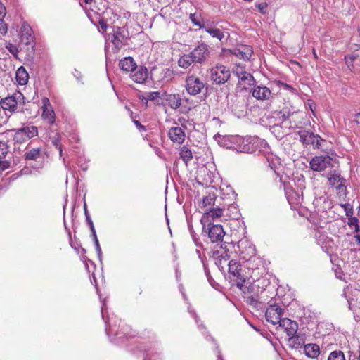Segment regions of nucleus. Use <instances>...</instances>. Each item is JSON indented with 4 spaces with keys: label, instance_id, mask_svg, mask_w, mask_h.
<instances>
[{
    "label": "nucleus",
    "instance_id": "obj_6",
    "mask_svg": "<svg viewBox=\"0 0 360 360\" xmlns=\"http://www.w3.org/2000/svg\"><path fill=\"white\" fill-rule=\"evenodd\" d=\"M230 76L229 69L223 65H217L210 70L211 80L216 84H224Z\"/></svg>",
    "mask_w": 360,
    "mask_h": 360
},
{
    "label": "nucleus",
    "instance_id": "obj_29",
    "mask_svg": "<svg viewBox=\"0 0 360 360\" xmlns=\"http://www.w3.org/2000/svg\"><path fill=\"white\" fill-rule=\"evenodd\" d=\"M203 29L212 37L217 38L220 41L224 37V32L217 28L212 27L209 22H207Z\"/></svg>",
    "mask_w": 360,
    "mask_h": 360
},
{
    "label": "nucleus",
    "instance_id": "obj_26",
    "mask_svg": "<svg viewBox=\"0 0 360 360\" xmlns=\"http://www.w3.org/2000/svg\"><path fill=\"white\" fill-rule=\"evenodd\" d=\"M119 66H120V69L124 71H126V72L131 71L132 72L135 69L136 65L134 63L133 58L126 57V58H123L122 60H120Z\"/></svg>",
    "mask_w": 360,
    "mask_h": 360
},
{
    "label": "nucleus",
    "instance_id": "obj_36",
    "mask_svg": "<svg viewBox=\"0 0 360 360\" xmlns=\"http://www.w3.org/2000/svg\"><path fill=\"white\" fill-rule=\"evenodd\" d=\"M215 198L214 194H209L202 199V207H207L214 205Z\"/></svg>",
    "mask_w": 360,
    "mask_h": 360
},
{
    "label": "nucleus",
    "instance_id": "obj_53",
    "mask_svg": "<svg viewBox=\"0 0 360 360\" xmlns=\"http://www.w3.org/2000/svg\"><path fill=\"white\" fill-rule=\"evenodd\" d=\"M354 121L356 124H360V112L355 114Z\"/></svg>",
    "mask_w": 360,
    "mask_h": 360
},
{
    "label": "nucleus",
    "instance_id": "obj_10",
    "mask_svg": "<svg viewBox=\"0 0 360 360\" xmlns=\"http://www.w3.org/2000/svg\"><path fill=\"white\" fill-rule=\"evenodd\" d=\"M38 135V129L35 126H26L18 129L14 135L15 141H24Z\"/></svg>",
    "mask_w": 360,
    "mask_h": 360
},
{
    "label": "nucleus",
    "instance_id": "obj_52",
    "mask_svg": "<svg viewBox=\"0 0 360 360\" xmlns=\"http://www.w3.org/2000/svg\"><path fill=\"white\" fill-rule=\"evenodd\" d=\"M90 229H91V237L93 238V240H94L95 239H97L98 238H97V236H96V230H95L94 226H90Z\"/></svg>",
    "mask_w": 360,
    "mask_h": 360
},
{
    "label": "nucleus",
    "instance_id": "obj_11",
    "mask_svg": "<svg viewBox=\"0 0 360 360\" xmlns=\"http://www.w3.org/2000/svg\"><path fill=\"white\" fill-rule=\"evenodd\" d=\"M283 315V309L278 304H271L267 308L265 316L268 322L276 325L279 323L282 320L281 316Z\"/></svg>",
    "mask_w": 360,
    "mask_h": 360
},
{
    "label": "nucleus",
    "instance_id": "obj_51",
    "mask_svg": "<svg viewBox=\"0 0 360 360\" xmlns=\"http://www.w3.org/2000/svg\"><path fill=\"white\" fill-rule=\"evenodd\" d=\"M99 25H100L101 28L103 31H106V29L108 27V25H107L106 22L104 20H99Z\"/></svg>",
    "mask_w": 360,
    "mask_h": 360
},
{
    "label": "nucleus",
    "instance_id": "obj_21",
    "mask_svg": "<svg viewBox=\"0 0 360 360\" xmlns=\"http://www.w3.org/2000/svg\"><path fill=\"white\" fill-rule=\"evenodd\" d=\"M252 95L257 100H269L271 97V91L266 86H257L253 89Z\"/></svg>",
    "mask_w": 360,
    "mask_h": 360
},
{
    "label": "nucleus",
    "instance_id": "obj_1",
    "mask_svg": "<svg viewBox=\"0 0 360 360\" xmlns=\"http://www.w3.org/2000/svg\"><path fill=\"white\" fill-rule=\"evenodd\" d=\"M300 141L305 146H312L315 149L322 148L326 141L318 134L301 129L297 131Z\"/></svg>",
    "mask_w": 360,
    "mask_h": 360
},
{
    "label": "nucleus",
    "instance_id": "obj_46",
    "mask_svg": "<svg viewBox=\"0 0 360 360\" xmlns=\"http://www.w3.org/2000/svg\"><path fill=\"white\" fill-rule=\"evenodd\" d=\"M164 72H165V77L167 78V81L172 79V78L173 77V71L169 68H166L165 70H164Z\"/></svg>",
    "mask_w": 360,
    "mask_h": 360
},
{
    "label": "nucleus",
    "instance_id": "obj_7",
    "mask_svg": "<svg viewBox=\"0 0 360 360\" xmlns=\"http://www.w3.org/2000/svg\"><path fill=\"white\" fill-rule=\"evenodd\" d=\"M240 264L235 261L231 260L229 263V274L230 278L236 283L238 288L242 289L245 278L243 276Z\"/></svg>",
    "mask_w": 360,
    "mask_h": 360
},
{
    "label": "nucleus",
    "instance_id": "obj_32",
    "mask_svg": "<svg viewBox=\"0 0 360 360\" xmlns=\"http://www.w3.org/2000/svg\"><path fill=\"white\" fill-rule=\"evenodd\" d=\"M179 156L184 163L188 165V162L193 159V153L186 146H183L180 148Z\"/></svg>",
    "mask_w": 360,
    "mask_h": 360
},
{
    "label": "nucleus",
    "instance_id": "obj_25",
    "mask_svg": "<svg viewBox=\"0 0 360 360\" xmlns=\"http://www.w3.org/2000/svg\"><path fill=\"white\" fill-rule=\"evenodd\" d=\"M298 113L297 110H291L289 108L286 107L278 111L277 115L282 121L290 120V123L293 121L295 122L294 117Z\"/></svg>",
    "mask_w": 360,
    "mask_h": 360
},
{
    "label": "nucleus",
    "instance_id": "obj_50",
    "mask_svg": "<svg viewBox=\"0 0 360 360\" xmlns=\"http://www.w3.org/2000/svg\"><path fill=\"white\" fill-rule=\"evenodd\" d=\"M59 141L58 140H54L53 141V144L56 146V148L59 150L60 155H62L63 149L61 146L58 144Z\"/></svg>",
    "mask_w": 360,
    "mask_h": 360
},
{
    "label": "nucleus",
    "instance_id": "obj_19",
    "mask_svg": "<svg viewBox=\"0 0 360 360\" xmlns=\"http://www.w3.org/2000/svg\"><path fill=\"white\" fill-rule=\"evenodd\" d=\"M168 136L173 143H182L185 140V132L179 127H172L168 131Z\"/></svg>",
    "mask_w": 360,
    "mask_h": 360
},
{
    "label": "nucleus",
    "instance_id": "obj_3",
    "mask_svg": "<svg viewBox=\"0 0 360 360\" xmlns=\"http://www.w3.org/2000/svg\"><path fill=\"white\" fill-rule=\"evenodd\" d=\"M349 49L352 53L345 56V64L351 72L359 73L360 72V53L357 51L360 49V45L352 44Z\"/></svg>",
    "mask_w": 360,
    "mask_h": 360
},
{
    "label": "nucleus",
    "instance_id": "obj_4",
    "mask_svg": "<svg viewBox=\"0 0 360 360\" xmlns=\"http://www.w3.org/2000/svg\"><path fill=\"white\" fill-rule=\"evenodd\" d=\"M205 83L198 77L194 74H188L185 81V88L187 93L192 96H195L202 92L205 89Z\"/></svg>",
    "mask_w": 360,
    "mask_h": 360
},
{
    "label": "nucleus",
    "instance_id": "obj_24",
    "mask_svg": "<svg viewBox=\"0 0 360 360\" xmlns=\"http://www.w3.org/2000/svg\"><path fill=\"white\" fill-rule=\"evenodd\" d=\"M167 104L172 109H177L181 105V98L179 94H171L164 95Z\"/></svg>",
    "mask_w": 360,
    "mask_h": 360
},
{
    "label": "nucleus",
    "instance_id": "obj_58",
    "mask_svg": "<svg viewBox=\"0 0 360 360\" xmlns=\"http://www.w3.org/2000/svg\"><path fill=\"white\" fill-rule=\"evenodd\" d=\"M355 238L356 240V241L360 243V235H356L355 236Z\"/></svg>",
    "mask_w": 360,
    "mask_h": 360
},
{
    "label": "nucleus",
    "instance_id": "obj_49",
    "mask_svg": "<svg viewBox=\"0 0 360 360\" xmlns=\"http://www.w3.org/2000/svg\"><path fill=\"white\" fill-rule=\"evenodd\" d=\"M112 41L116 46H118L120 45V44L121 43V40L120 39L118 33L114 35V39L113 40H112Z\"/></svg>",
    "mask_w": 360,
    "mask_h": 360
},
{
    "label": "nucleus",
    "instance_id": "obj_37",
    "mask_svg": "<svg viewBox=\"0 0 360 360\" xmlns=\"http://www.w3.org/2000/svg\"><path fill=\"white\" fill-rule=\"evenodd\" d=\"M359 219L356 217H351L348 219L347 224L352 229H354V231L356 233L360 232V226H359Z\"/></svg>",
    "mask_w": 360,
    "mask_h": 360
},
{
    "label": "nucleus",
    "instance_id": "obj_22",
    "mask_svg": "<svg viewBox=\"0 0 360 360\" xmlns=\"http://www.w3.org/2000/svg\"><path fill=\"white\" fill-rule=\"evenodd\" d=\"M224 210L221 208L210 209L208 212L205 211L202 217L201 221L208 223L211 225V221L221 217L223 215Z\"/></svg>",
    "mask_w": 360,
    "mask_h": 360
},
{
    "label": "nucleus",
    "instance_id": "obj_20",
    "mask_svg": "<svg viewBox=\"0 0 360 360\" xmlns=\"http://www.w3.org/2000/svg\"><path fill=\"white\" fill-rule=\"evenodd\" d=\"M20 41L25 45H30L32 43L34 36L31 27L27 24H22L20 28Z\"/></svg>",
    "mask_w": 360,
    "mask_h": 360
},
{
    "label": "nucleus",
    "instance_id": "obj_5",
    "mask_svg": "<svg viewBox=\"0 0 360 360\" xmlns=\"http://www.w3.org/2000/svg\"><path fill=\"white\" fill-rule=\"evenodd\" d=\"M309 165L313 171L323 172L333 167V158L328 155H316L309 162Z\"/></svg>",
    "mask_w": 360,
    "mask_h": 360
},
{
    "label": "nucleus",
    "instance_id": "obj_27",
    "mask_svg": "<svg viewBox=\"0 0 360 360\" xmlns=\"http://www.w3.org/2000/svg\"><path fill=\"white\" fill-rule=\"evenodd\" d=\"M252 51L248 46H243L234 51V54L244 60H248L252 56Z\"/></svg>",
    "mask_w": 360,
    "mask_h": 360
},
{
    "label": "nucleus",
    "instance_id": "obj_30",
    "mask_svg": "<svg viewBox=\"0 0 360 360\" xmlns=\"http://www.w3.org/2000/svg\"><path fill=\"white\" fill-rule=\"evenodd\" d=\"M165 91H153L146 94L142 98V101H146L147 103L148 101H154L159 103L160 99L164 97Z\"/></svg>",
    "mask_w": 360,
    "mask_h": 360
},
{
    "label": "nucleus",
    "instance_id": "obj_12",
    "mask_svg": "<svg viewBox=\"0 0 360 360\" xmlns=\"http://www.w3.org/2000/svg\"><path fill=\"white\" fill-rule=\"evenodd\" d=\"M196 63H202L209 56V47L205 44H201L190 52Z\"/></svg>",
    "mask_w": 360,
    "mask_h": 360
},
{
    "label": "nucleus",
    "instance_id": "obj_41",
    "mask_svg": "<svg viewBox=\"0 0 360 360\" xmlns=\"http://www.w3.org/2000/svg\"><path fill=\"white\" fill-rule=\"evenodd\" d=\"M248 302L255 307H258V304L260 302L259 296L257 295H252L247 297Z\"/></svg>",
    "mask_w": 360,
    "mask_h": 360
},
{
    "label": "nucleus",
    "instance_id": "obj_39",
    "mask_svg": "<svg viewBox=\"0 0 360 360\" xmlns=\"http://www.w3.org/2000/svg\"><path fill=\"white\" fill-rule=\"evenodd\" d=\"M8 152V147L5 141L0 140V160L4 159Z\"/></svg>",
    "mask_w": 360,
    "mask_h": 360
},
{
    "label": "nucleus",
    "instance_id": "obj_42",
    "mask_svg": "<svg viewBox=\"0 0 360 360\" xmlns=\"http://www.w3.org/2000/svg\"><path fill=\"white\" fill-rule=\"evenodd\" d=\"M84 214L86 217V220L87 224H89V227L93 226L94 223H93V221L91 220V218L89 214L86 204H84Z\"/></svg>",
    "mask_w": 360,
    "mask_h": 360
},
{
    "label": "nucleus",
    "instance_id": "obj_34",
    "mask_svg": "<svg viewBox=\"0 0 360 360\" xmlns=\"http://www.w3.org/2000/svg\"><path fill=\"white\" fill-rule=\"evenodd\" d=\"M41 149L39 148H32L25 152L24 156L25 160H36L40 157Z\"/></svg>",
    "mask_w": 360,
    "mask_h": 360
},
{
    "label": "nucleus",
    "instance_id": "obj_33",
    "mask_svg": "<svg viewBox=\"0 0 360 360\" xmlns=\"http://www.w3.org/2000/svg\"><path fill=\"white\" fill-rule=\"evenodd\" d=\"M29 79L28 73L22 66L20 67L16 72V79L20 85L26 84Z\"/></svg>",
    "mask_w": 360,
    "mask_h": 360
},
{
    "label": "nucleus",
    "instance_id": "obj_17",
    "mask_svg": "<svg viewBox=\"0 0 360 360\" xmlns=\"http://www.w3.org/2000/svg\"><path fill=\"white\" fill-rule=\"evenodd\" d=\"M248 141L249 138L245 139L240 136L233 137L231 142L234 143V145L231 146L229 148H231L238 152L248 153V151L251 150L248 146Z\"/></svg>",
    "mask_w": 360,
    "mask_h": 360
},
{
    "label": "nucleus",
    "instance_id": "obj_43",
    "mask_svg": "<svg viewBox=\"0 0 360 360\" xmlns=\"http://www.w3.org/2000/svg\"><path fill=\"white\" fill-rule=\"evenodd\" d=\"M256 6L261 13L265 14L266 13L267 4L266 2L257 4H256Z\"/></svg>",
    "mask_w": 360,
    "mask_h": 360
},
{
    "label": "nucleus",
    "instance_id": "obj_14",
    "mask_svg": "<svg viewBox=\"0 0 360 360\" xmlns=\"http://www.w3.org/2000/svg\"><path fill=\"white\" fill-rule=\"evenodd\" d=\"M238 248L243 258L245 260L250 259L256 255L255 246L246 239L238 242Z\"/></svg>",
    "mask_w": 360,
    "mask_h": 360
},
{
    "label": "nucleus",
    "instance_id": "obj_9",
    "mask_svg": "<svg viewBox=\"0 0 360 360\" xmlns=\"http://www.w3.org/2000/svg\"><path fill=\"white\" fill-rule=\"evenodd\" d=\"M279 326L282 327L286 332L289 337L290 342H295V340H298L297 335H296L298 325L296 321H292L288 318L282 319L279 323Z\"/></svg>",
    "mask_w": 360,
    "mask_h": 360
},
{
    "label": "nucleus",
    "instance_id": "obj_48",
    "mask_svg": "<svg viewBox=\"0 0 360 360\" xmlns=\"http://www.w3.org/2000/svg\"><path fill=\"white\" fill-rule=\"evenodd\" d=\"M94 245H95V247H96V252H97V254L98 255V257H100L101 255V246H100V244H99V242H98V239H95L94 240Z\"/></svg>",
    "mask_w": 360,
    "mask_h": 360
},
{
    "label": "nucleus",
    "instance_id": "obj_44",
    "mask_svg": "<svg viewBox=\"0 0 360 360\" xmlns=\"http://www.w3.org/2000/svg\"><path fill=\"white\" fill-rule=\"evenodd\" d=\"M6 49L9 51V52L11 53H12L13 55H16L18 52V48L13 45V44H8L7 46H6Z\"/></svg>",
    "mask_w": 360,
    "mask_h": 360
},
{
    "label": "nucleus",
    "instance_id": "obj_38",
    "mask_svg": "<svg viewBox=\"0 0 360 360\" xmlns=\"http://www.w3.org/2000/svg\"><path fill=\"white\" fill-rule=\"evenodd\" d=\"M328 360H345V358L342 352L334 351L330 354Z\"/></svg>",
    "mask_w": 360,
    "mask_h": 360
},
{
    "label": "nucleus",
    "instance_id": "obj_31",
    "mask_svg": "<svg viewBox=\"0 0 360 360\" xmlns=\"http://www.w3.org/2000/svg\"><path fill=\"white\" fill-rule=\"evenodd\" d=\"M305 354L310 358H316L319 354V346L316 344H307L304 348Z\"/></svg>",
    "mask_w": 360,
    "mask_h": 360
},
{
    "label": "nucleus",
    "instance_id": "obj_45",
    "mask_svg": "<svg viewBox=\"0 0 360 360\" xmlns=\"http://www.w3.org/2000/svg\"><path fill=\"white\" fill-rule=\"evenodd\" d=\"M7 25L3 20H0V33L1 34H6L7 32Z\"/></svg>",
    "mask_w": 360,
    "mask_h": 360
},
{
    "label": "nucleus",
    "instance_id": "obj_57",
    "mask_svg": "<svg viewBox=\"0 0 360 360\" xmlns=\"http://www.w3.org/2000/svg\"><path fill=\"white\" fill-rule=\"evenodd\" d=\"M106 333L107 334H109L110 333H112L113 331V329L112 328V327L110 326H109V327H106Z\"/></svg>",
    "mask_w": 360,
    "mask_h": 360
},
{
    "label": "nucleus",
    "instance_id": "obj_15",
    "mask_svg": "<svg viewBox=\"0 0 360 360\" xmlns=\"http://www.w3.org/2000/svg\"><path fill=\"white\" fill-rule=\"evenodd\" d=\"M329 184L335 187L337 190L342 191L345 188V179L342 178L340 174L336 171H330L327 176Z\"/></svg>",
    "mask_w": 360,
    "mask_h": 360
},
{
    "label": "nucleus",
    "instance_id": "obj_28",
    "mask_svg": "<svg viewBox=\"0 0 360 360\" xmlns=\"http://www.w3.org/2000/svg\"><path fill=\"white\" fill-rule=\"evenodd\" d=\"M193 63H196L190 53L184 54L178 60L179 66L184 69L188 68Z\"/></svg>",
    "mask_w": 360,
    "mask_h": 360
},
{
    "label": "nucleus",
    "instance_id": "obj_2",
    "mask_svg": "<svg viewBox=\"0 0 360 360\" xmlns=\"http://www.w3.org/2000/svg\"><path fill=\"white\" fill-rule=\"evenodd\" d=\"M0 104L4 110L13 112L25 104V98L21 92L16 91L12 96L2 99Z\"/></svg>",
    "mask_w": 360,
    "mask_h": 360
},
{
    "label": "nucleus",
    "instance_id": "obj_61",
    "mask_svg": "<svg viewBox=\"0 0 360 360\" xmlns=\"http://www.w3.org/2000/svg\"><path fill=\"white\" fill-rule=\"evenodd\" d=\"M122 333L124 335L129 336V334H127V333Z\"/></svg>",
    "mask_w": 360,
    "mask_h": 360
},
{
    "label": "nucleus",
    "instance_id": "obj_59",
    "mask_svg": "<svg viewBox=\"0 0 360 360\" xmlns=\"http://www.w3.org/2000/svg\"><path fill=\"white\" fill-rule=\"evenodd\" d=\"M86 4H90L92 0H84Z\"/></svg>",
    "mask_w": 360,
    "mask_h": 360
},
{
    "label": "nucleus",
    "instance_id": "obj_60",
    "mask_svg": "<svg viewBox=\"0 0 360 360\" xmlns=\"http://www.w3.org/2000/svg\"><path fill=\"white\" fill-rule=\"evenodd\" d=\"M101 313H102V316H103V307H102V308H101Z\"/></svg>",
    "mask_w": 360,
    "mask_h": 360
},
{
    "label": "nucleus",
    "instance_id": "obj_23",
    "mask_svg": "<svg viewBox=\"0 0 360 360\" xmlns=\"http://www.w3.org/2000/svg\"><path fill=\"white\" fill-rule=\"evenodd\" d=\"M266 143L264 140H262L258 137H250L248 141V146L251 150L248 151V153H254L257 151H261L263 148L265 147Z\"/></svg>",
    "mask_w": 360,
    "mask_h": 360
},
{
    "label": "nucleus",
    "instance_id": "obj_16",
    "mask_svg": "<svg viewBox=\"0 0 360 360\" xmlns=\"http://www.w3.org/2000/svg\"><path fill=\"white\" fill-rule=\"evenodd\" d=\"M225 232L223 227L219 224H212L208 228V236L212 243L222 241Z\"/></svg>",
    "mask_w": 360,
    "mask_h": 360
},
{
    "label": "nucleus",
    "instance_id": "obj_18",
    "mask_svg": "<svg viewBox=\"0 0 360 360\" xmlns=\"http://www.w3.org/2000/svg\"><path fill=\"white\" fill-rule=\"evenodd\" d=\"M148 76V69L144 66L135 68L131 74V78L136 83L143 84Z\"/></svg>",
    "mask_w": 360,
    "mask_h": 360
},
{
    "label": "nucleus",
    "instance_id": "obj_13",
    "mask_svg": "<svg viewBox=\"0 0 360 360\" xmlns=\"http://www.w3.org/2000/svg\"><path fill=\"white\" fill-rule=\"evenodd\" d=\"M41 110L42 114L41 117L44 120L49 124H53L55 122V112L52 108L49 99L46 97H44L41 99Z\"/></svg>",
    "mask_w": 360,
    "mask_h": 360
},
{
    "label": "nucleus",
    "instance_id": "obj_62",
    "mask_svg": "<svg viewBox=\"0 0 360 360\" xmlns=\"http://www.w3.org/2000/svg\"><path fill=\"white\" fill-rule=\"evenodd\" d=\"M294 127H298L297 124H295H295H294Z\"/></svg>",
    "mask_w": 360,
    "mask_h": 360
},
{
    "label": "nucleus",
    "instance_id": "obj_8",
    "mask_svg": "<svg viewBox=\"0 0 360 360\" xmlns=\"http://www.w3.org/2000/svg\"><path fill=\"white\" fill-rule=\"evenodd\" d=\"M232 72L238 79V86L242 89H247L255 82L253 76L245 71L242 67H235L233 68Z\"/></svg>",
    "mask_w": 360,
    "mask_h": 360
},
{
    "label": "nucleus",
    "instance_id": "obj_47",
    "mask_svg": "<svg viewBox=\"0 0 360 360\" xmlns=\"http://www.w3.org/2000/svg\"><path fill=\"white\" fill-rule=\"evenodd\" d=\"M6 15V8L1 2H0V20H4Z\"/></svg>",
    "mask_w": 360,
    "mask_h": 360
},
{
    "label": "nucleus",
    "instance_id": "obj_54",
    "mask_svg": "<svg viewBox=\"0 0 360 360\" xmlns=\"http://www.w3.org/2000/svg\"><path fill=\"white\" fill-rule=\"evenodd\" d=\"M134 122L136 127L137 128H139V129H143L144 130L146 129L145 127L143 126L139 121L135 120V121H134Z\"/></svg>",
    "mask_w": 360,
    "mask_h": 360
},
{
    "label": "nucleus",
    "instance_id": "obj_35",
    "mask_svg": "<svg viewBox=\"0 0 360 360\" xmlns=\"http://www.w3.org/2000/svg\"><path fill=\"white\" fill-rule=\"evenodd\" d=\"M190 20L191 22L196 26H198L200 28H204L205 25L207 22L203 21L202 18L200 15H196L195 13L190 14Z\"/></svg>",
    "mask_w": 360,
    "mask_h": 360
},
{
    "label": "nucleus",
    "instance_id": "obj_56",
    "mask_svg": "<svg viewBox=\"0 0 360 360\" xmlns=\"http://www.w3.org/2000/svg\"><path fill=\"white\" fill-rule=\"evenodd\" d=\"M309 107L310 110H311V112H314V110L315 108L314 104L313 103H309Z\"/></svg>",
    "mask_w": 360,
    "mask_h": 360
},
{
    "label": "nucleus",
    "instance_id": "obj_55",
    "mask_svg": "<svg viewBox=\"0 0 360 360\" xmlns=\"http://www.w3.org/2000/svg\"><path fill=\"white\" fill-rule=\"evenodd\" d=\"M290 343L292 344L293 347H296V348H297L302 345V342L300 341L299 339L297 340H295L294 343L293 342H290Z\"/></svg>",
    "mask_w": 360,
    "mask_h": 360
},
{
    "label": "nucleus",
    "instance_id": "obj_40",
    "mask_svg": "<svg viewBox=\"0 0 360 360\" xmlns=\"http://www.w3.org/2000/svg\"><path fill=\"white\" fill-rule=\"evenodd\" d=\"M341 207L344 208L345 211V214L348 217V219L352 217L353 214V208L352 206L349 203L342 204Z\"/></svg>",
    "mask_w": 360,
    "mask_h": 360
}]
</instances>
